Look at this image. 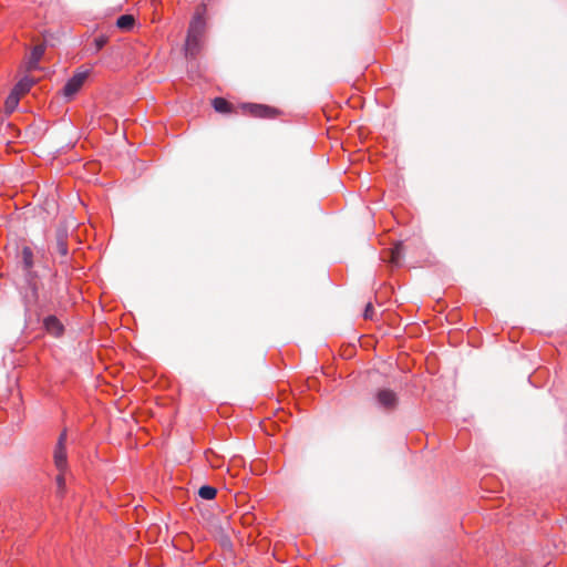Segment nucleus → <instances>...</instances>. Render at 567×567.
Segmentation results:
<instances>
[{"label":"nucleus","instance_id":"f257e3e1","mask_svg":"<svg viewBox=\"0 0 567 567\" xmlns=\"http://www.w3.org/2000/svg\"><path fill=\"white\" fill-rule=\"evenodd\" d=\"M206 14L207 6L202 2L196 7L188 25L184 47L186 58H195L202 49L203 37L207 27Z\"/></svg>","mask_w":567,"mask_h":567},{"label":"nucleus","instance_id":"f03ea898","mask_svg":"<svg viewBox=\"0 0 567 567\" xmlns=\"http://www.w3.org/2000/svg\"><path fill=\"white\" fill-rule=\"evenodd\" d=\"M19 264L25 271V277L28 281V292L24 296V306L25 309L29 310V308L38 302L39 299V292L38 287L35 284L31 281L32 279V268H33V251L30 247L24 246L21 250V254L19 255Z\"/></svg>","mask_w":567,"mask_h":567},{"label":"nucleus","instance_id":"7ed1b4c3","mask_svg":"<svg viewBox=\"0 0 567 567\" xmlns=\"http://www.w3.org/2000/svg\"><path fill=\"white\" fill-rule=\"evenodd\" d=\"M66 440V430H63L62 433L59 435L58 442L53 451L54 464L59 472H65L68 468V454L65 447Z\"/></svg>","mask_w":567,"mask_h":567},{"label":"nucleus","instance_id":"20e7f679","mask_svg":"<svg viewBox=\"0 0 567 567\" xmlns=\"http://www.w3.org/2000/svg\"><path fill=\"white\" fill-rule=\"evenodd\" d=\"M90 75V71L75 72L64 84L62 92L68 99H72L83 86Z\"/></svg>","mask_w":567,"mask_h":567},{"label":"nucleus","instance_id":"39448f33","mask_svg":"<svg viewBox=\"0 0 567 567\" xmlns=\"http://www.w3.org/2000/svg\"><path fill=\"white\" fill-rule=\"evenodd\" d=\"M375 402L385 411H393L399 403L396 393L390 389H380L375 393Z\"/></svg>","mask_w":567,"mask_h":567},{"label":"nucleus","instance_id":"423d86ee","mask_svg":"<svg viewBox=\"0 0 567 567\" xmlns=\"http://www.w3.org/2000/svg\"><path fill=\"white\" fill-rule=\"evenodd\" d=\"M245 112L254 117L270 118L275 117L279 111L266 104L246 103L243 105Z\"/></svg>","mask_w":567,"mask_h":567},{"label":"nucleus","instance_id":"0eeeda50","mask_svg":"<svg viewBox=\"0 0 567 567\" xmlns=\"http://www.w3.org/2000/svg\"><path fill=\"white\" fill-rule=\"evenodd\" d=\"M43 328L50 336L54 338L62 337L65 331L64 324L54 315L47 316L43 319Z\"/></svg>","mask_w":567,"mask_h":567},{"label":"nucleus","instance_id":"6e6552de","mask_svg":"<svg viewBox=\"0 0 567 567\" xmlns=\"http://www.w3.org/2000/svg\"><path fill=\"white\" fill-rule=\"evenodd\" d=\"M214 110L221 114H228L233 111V105L224 97H215L212 102Z\"/></svg>","mask_w":567,"mask_h":567},{"label":"nucleus","instance_id":"1a4fd4ad","mask_svg":"<svg viewBox=\"0 0 567 567\" xmlns=\"http://www.w3.org/2000/svg\"><path fill=\"white\" fill-rule=\"evenodd\" d=\"M56 251L61 257L66 258L69 256V247L66 241V234L63 231H58L56 234Z\"/></svg>","mask_w":567,"mask_h":567},{"label":"nucleus","instance_id":"9d476101","mask_svg":"<svg viewBox=\"0 0 567 567\" xmlns=\"http://www.w3.org/2000/svg\"><path fill=\"white\" fill-rule=\"evenodd\" d=\"M135 25V18L132 14H121L116 19V27L123 31H130Z\"/></svg>","mask_w":567,"mask_h":567},{"label":"nucleus","instance_id":"9b49d317","mask_svg":"<svg viewBox=\"0 0 567 567\" xmlns=\"http://www.w3.org/2000/svg\"><path fill=\"white\" fill-rule=\"evenodd\" d=\"M34 84V80L29 78V76H24L13 87V91L17 92L20 96L28 93L31 87L33 86Z\"/></svg>","mask_w":567,"mask_h":567},{"label":"nucleus","instance_id":"f8f14e48","mask_svg":"<svg viewBox=\"0 0 567 567\" xmlns=\"http://www.w3.org/2000/svg\"><path fill=\"white\" fill-rule=\"evenodd\" d=\"M217 489L212 485H203L198 489V496L206 501H212L216 497Z\"/></svg>","mask_w":567,"mask_h":567},{"label":"nucleus","instance_id":"ddd939ff","mask_svg":"<svg viewBox=\"0 0 567 567\" xmlns=\"http://www.w3.org/2000/svg\"><path fill=\"white\" fill-rule=\"evenodd\" d=\"M44 54V48L42 45H37L32 49L30 54V65L34 66L39 63V61L42 59Z\"/></svg>","mask_w":567,"mask_h":567},{"label":"nucleus","instance_id":"4468645a","mask_svg":"<svg viewBox=\"0 0 567 567\" xmlns=\"http://www.w3.org/2000/svg\"><path fill=\"white\" fill-rule=\"evenodd\" d=\"M20 95L13 90L6 100V107L9 112H12L19 104Z\"/></svg>","mask_w":567,"mask_h":567},{"label":"nucleus","instance_id":"2eb2a0df","mask_svg":"<svg viewBox=\"0 0 567 567\" xmlns=\"http://www.w3.org/2000/svg\"><path fill=\"white\" fill-rule=\"evenodd\" d=\"M402 259V246L401 244L400 245H396L390 252V262L393 265V266H399L400 265V261Z\"/></svg>","mask_w":567,"mask_h":567},{"label":"nucleus","instance_id":"dca6fc26","mask_svg":"<svg viewBox=\"0 0 567 567\" xmlns=\"http://www.w3.org/2000/svg\"><path fill=\"white\" fill-rule=\"evenodd\" d=\"M107 43V38L105 35H99L94 39V52L97 53L101 51Z\"/></svg>","mask_w":567,"mask_h":567},{"label":"nucleus","instance_id":"f3484780","mask_svg":"<svg viewBox=\"0 0 567 567\" xmlns=\"http://www.w3.org/2000/svg\"><path fill=\"white\" fill-rule=\"evenodd\" d=\"M374 307L371 302L367 303L364 310H363V318L367 320H373L374 319Z\"/></svg>","mask_w":567,"mask_h":567},{"label":"nucleus","instance_id":"a211bd4d","mask_svg":"<svg viewBox=\"0 0 567 567\" xmlns=\"http://www.w3.org/2000/svg\"><path fill=\"white\" fill-rule=\"evenodd\" d=\"M63 473L64 472H60V474L56 476V484L59 486V488H64L65 486V480H64V476H63Z\"/></svg>","mask_w":567,"mask_h":567}]
</instances>
